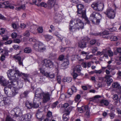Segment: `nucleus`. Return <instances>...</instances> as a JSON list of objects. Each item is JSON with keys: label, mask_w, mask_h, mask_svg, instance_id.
<instances>
[{"label": "nucleus", "mask_w": 121, "mask_h": 121, "mask_svg": "<svg viewBox=\"0 0 121 121\" xmlns=\"http://www.w3.org/2000/svg\"><path fill=\"white\" fill-rule=\"evenodd\" d=\"M8 77L10 79H12L14 80H18L19 78L22 75L23 76L22 77L24 80L26 81L28 75L20 73L17 68L15 67L13 69L9 70L7 72Z\"/></svg>", "instance_id": "1"}, {"label": "nucleus", "mask_w": 121, "mask_h": 121, "mask_svg": "<svg viewBox=\"0 0 121 121\" xmlns=\"http://www.w3.org/2000/svg\"><path fill=\"white\" fill-rule=\"evenodd\" d=\"M73 20L70 21L69 23V30L70 32H74L79 28H83L84 23L81 20L78 18Z\"/></svg>", "instance_id": "2"}, {"label": "nucleus", "mask_w": 121, "mask_h": 121, "mask_svg": "<svg viewBox=\"0 0 121 121\" xmlns=\"http://www.w3.org/2000/svg\"><path fill=\"white\" fill-rule=\"evenodd\" d=\"M52 94L51 93L46 91L42 92L38 94V91H36L35 94V96L37 97L40 99L41 98L43 100V103H46L50 101L51 99Z\"/></svg>", "instance_id": "3"}, {"label": "nucleus", "mask_w": 121, "mask_h": 121, "mask_svg": "<svg viewBox=\"0 0 121 121\" xmlns=\"http://www.w3.org/2000/svg\"><path fill=\"white\" fill-rule=\"evenodd\" d=\"M4 91L5 94L9 97H13L18 93L17 89L16 87L10 85L5 87Z\"/></svg>", "instance_id": "4"}, {"label": "nucleus", "mask_w": 121, "mask_h": 121, "mask_svg": "<svg viewBox=\"0 0 121 121\" xmlns=\"http://www.w3.org/2000/svg\"><path fill=\"white\" fill-rule=\"evenodd\" d=\"M101 17L100 14L94 12L91 14L89 18L93 24L98 25L100 22Z\"/></svg>", "instance_id": "5"}, {"label": "nucleus", "mask_w": 121, "mask_h": 121, "mask_svg": "<svg viewBox=\"0 0 121 121\" xmlns=\"http://www.w3.org/2000/svg\"><path fill=\"white\" fill-rule=\"evenodd\" d=\"M91 7L95 10L101 11L104 8V4L100 1L93 2L91 5Z\"/></svg>", "instance_id": "6"}, {"label": "nucleus", "mask_w": 121, "mask_h": 121, "mask_svg": "<svg viewBox=\"0 0 121 121\" xmlns=\"http://www.w3.org/2000/svg\"><path fill=\"white\" fill-rule=\"evenodd\" d=\"M34 48L36 50L40 52H43L46 49L45 45L39 41L35 43L34 45Z\"/></svg>", "instance_id": "7"}, {"label": "nucleus", "mask_w": 121, "mask_h": 121, "mask_svg": "<svg viewBox=\"0 0 121 121\" xmlns=\"http://www.w3.org/2000/svg\"><path fill=\"white\" fill-rule=\"evenodd\" d=\"M104 13L109 19H113L115 16L116 12L113 9L110 7H108L106 11Z\"/></svg>", "instance_id": "8"}, {"label": "nucleus", "mask_w": 121, "mask_h": 121, "mask_svg": "<svg viewBox=\"0 0 121 121\" xmlns=\"http://www.w3.org/2000/svg\"><path fill=\"white\" fill-rule=\"evenodd\" d=\"M78 8L77 14L80 17H84L85 16L86 11L83 10L84 6L82 4H79L77 5Z\"/></svg>", "instance_id": "9"}, {"label": "nucleus", "mask_w": 121, "mask_h": 121, "mask_svg": "<svg viewBox=\"0 0 121 121\" xmlns=\"http://www.w3.org/2000/svg\"><path fill=\"white\" fill-rule=\"evenodd\" d=\"M9 79L10 80H11L9 85L12 86H13L16 87V88L17 89V86L19 88H21L23 86V84L20 81H17V80H14L12 79Z\"/></svg>", "instance_id": "10"}, {"label": "nucleus", "mask_w": 121, "mask_h": 121, "mask_svg": "<svg viewBox=\"0 0 121 121\" xmlns=\"http://www.w3.org/2000/svg\"><path fill=\"white\" fill-rule=\"evenodd\" d=\"M56 0H49L48 1V8L51 9L53 7H54L55 10L58 8V5L55 4Z\"/></svg>", "instance_id": "11"}, {"label": "nucleus", "mask_w": 121, "mask_h": 121, "mask_svg": "<svg viewBox=\"0 0 121 121\" xmlns=\"http://www.w3.org/2000/svg\"><path fill=\"white\" fill-rule=\"evenodd\" d=\"M43 65L46 67L53 68L54 66L53 63L50 60H44L43 61Z\"/></svg>", "instance_id": "12"}, {"label": "nucleus", "mask_w": 121, "mask_h": 121, "mask_svg": "<svg viewBox=\"0 0 121 121\" xmlns=\"http://www.w3.org/2000/svg\"><path fill=\"white\" fill-rule=\"evenodd\" d=\"M13 57L16 61H17L19 65L23 66V59H22L20 56H19V54H17L14 56Z\"/></svg>", "instance_id": "13"}, {"label": "nucleus", "mask_w": 121, "mask_h": 121, "mask_svg": "<svg viewBox=\"0 0 121 121\" xmlns=\"http://www.w3.org/2000/svg\"><path fill=\"white\" fill-rule=\"evenodd\" d=\"M88 44V41L82 40L78 42V46L81 48H83L87 47Z\"/></svg>", "instance_id": "14"}, {"label": "nucleus", "mask_w": 121, "mask_h": 121, "mask_svg": "<svg viewBox=\"0 0 121 121\" xmlns=\"http://www.w3.org/2000/svg\"><path fill=\"white\" fill-rule=\"evenodd\" d=\"M21 121H30L31 118V115L30 114L23 115L22 117Z\"/></svg>", "instance_id": "15"}, {"label": "nucleus", "mask_w": 121, "mask_h": 121, "mask_svg": "<svg viewBox=\"0 0 121 121\" xmlns=\"http://www.w3.org/2000/svg\"><path fill=\"white\" fill-rule=\"evenodd\" d=\"M101 97V96L99 95H96L94 96L93 97L91 98L90 101L97 103L99 102V98Z\"/></svg>", "instance_id": "16"}, {"label": "nucleus", "mask_w": 121, "mask_h": 121, "mask_svg": "<svg viewBox=\"0 0 121 121\" xmlns=\"http://www.w3.org/2000/svg\"><path fill=\"white\" fill-rule=\"evenodd\" d=\"M39 99L37 97L35 96L34 99L33 101V104H32L33 107L35 108H37L39 106L38 104L36 102L38 101Z\"/></svg>", "instance_id": "17"}, {"label": "nucleus", "mask_w": 121, "mask_h": 121, "mask_svg": "<svg viewBox=\"0 0 121 121\" xmlns=\"http://www.w3.org/2000/svg\"><path fill=\"white\" fill-rule=\"evenodd\" d=\"M14 115L16 117H17L20 116L21 114V109L18 108H16L14 109Z\"/></svg>", "instance_id": "18"}, {"label": "nucleus", "mask_w": 121, "mask_h": 121, "mask_svg": "<svg viewBox=\"0 0 121 121\" xmlns=\"http://www.w3.org/2000/svg\"><path fill=\"white\" fill-rule=\"evenodd\" d=\"M9 82L5 79L3 77L0 76V83L2 85L5 86L9 84Z\"/></svg>", "instance_id": "19"}, {"label": "nucleus", "mask_w": 121, "mask_h": 121, "mask_svg": "<svg viewBox=\"0 0 121 121\" xmlns=\"http://www.w3.org/2000/svg\"><path fill=\"white\" fill-rule=\"evenodd\" d=\"M112 77V76L110 75H106L105 76V78L106 79V80L108 86L110 85L111 83L112 82L113 80L112 79L110 78Z\"/></svg>", "instance_id": "20"}, {"label": "nucleus", "mask_w": 121, "mask_h": 121, "mask_svg": "<svg viewBox=\"0 0 121 121\" xmlns=\"http://www.w3.org/2000/svg\"><path fill=\"white\" fill-rule=\"evenodd\" d=\"M81 70V66L79 65H78L75 67L73 71L74 72H75V71H76L78 73H79L80 72Z\"/></svg>", "instance_id": "21"}, {"label": "nucleus", "mask_w": 121, "mask_h": 121, "mask_svg": "<svg viewBox=\"0 0 121 121\" xmlns=\"http://www.w3.org/2000/svg\"><path fill=\"white\" fill-rule=\"evenodd\" d=\"M69 64V61L68 59H65V61L61 65L62 67H65L67 66Z\"/></svg>", "instance_id": "22"}, {"label": "nucleus", "mask_w": 121, "mask_h": 121, "mask_svg": "<svg viewBox=\"0 0 121 121\" xmlns=\"http://www.w3.org/2000/svg\"><path fill=\"white\" fill-rule=\"evenodd\" d=\"M100 103L102 104H103L105 106H108L109 103V102L108 101L106 100L102 99L99 102Z\"/></svg>", "instance_id": "23"}, {"label": "nucleus", "mask_w": 121, "mask_h": 121, "mask_svg": "<svg viewBox=\"0 0 121 121\" xmlns=\"http://www.w3.org/2000/svg\"><path fill=\"white\" fill-rule=\"evenodd\" d=\"M1 121H15V120H14L11 117L9 116H7L5 120H2Z\"/></svg>", "instance_id": "24"}, {"label": "nucleus", "mask_w": 121, "mask_h": 121, "mask_svg": "<svg viewBox=\"0 0 121 121\" xmlns=\"http://www.w3.org/2000/svg\"><path fill=\"white\" fill-rule=\"evenodd\" d=\"M72 80V78L70 77H64L63 79V81L64 82H69Z\"/></svg>", "instance_id": "25"}, {"label": "nucleus", "mask_w": 121, "mask_h": 121, "mask_svg": "<svg viewBox=\"0 0 121 121\" xmlns=\"http://www.w3.org/2000/svg\"><path fill=\"white\" fill-rule=\"evenodd\" d=\"M25 104L26 106L28 108H31L33 107L32 104L29 101H26Z\"/></svg>", "instance_id": "26"}, {"label": "nucleus", "mask_w": 121, "mask_h": 121, "mask_svg": "<svg viewBox=\"0 0 121 121\" xmlns=\"http://www.w3.org/2000/svg\"><path fill=\"white\" fill-rule=\"evenodd\" d=\"M40 72L45 76L47 77H48L49 75V73L47 72H45L44 70L42 68H41L40 69Z\"/></svg>", "instance_id": "27"}, {"label": "nucleus", "mask_w": 121, "mask_h": 121, "mask_svg": "<svg viewBox=\"0 0 121 121\" xmlns=\"http://www.w3.org/2000/svg\"><path fill=\"white\" fill-rule=\"evenodd\" d=\"M112 86L113 88L117 89L119 88L120 85L118 82H115L112 83Z\"/></svg>", "instance_id": "28"}, {"label": "nucleus", "mask_w": 121, "mask_h": 121, "mask_svg": "<svg viewBox=\"0 0 121 121\" xmlns=\"http://www.w3.org/2000/svg\"><path fill=\"white\" fill-rule=\"evenodd\" d=\"M37 118L38 119H41L43 116V115L42 112L38 111L36 115Z\"/></svg>", "instance_id": "29"}, {"label": "nucleus", "mask_w": 121, "mask_h": 121, "mask_svg": "<svg viewBox=\"0 0 121 121\" xmlns=\"http://www.w3.org/2000/svg\"><path fill=\"white\" fill-rule=\"evenodd\" d=\"M46 40L47 41H49L52 38V37L49 35H44Z\"/></svg>", "instance_id": "30"}, {"label": "nucleus", "mask_w": 121, "mask_h": 121, "mask_svg": "<svg viewBox=\"0 0 121 121\" xmlns=\"http://www.w3.org/2000/svg\"><path fill=\"white\" fill-rule=\"evenodd\" d=\"M32 51L31 48H26L24 49V52L26 53H29Z\"/></svg>", "instance_id": "31"}, {"label": "nucleus", "mask_w": 121, "mask_h": 121, "mask_svg": "<svg viewBox=\"0 0 121 121\" xmlns=\"http://www.w3.org/2000/svg\"><path fill=\"white\" fill-rule=\"evenodd\" d=\"M38 6H41L46 7L47 6V5L46 3L44 2H42L40 4H36Z\"/></svg>", "instance_id": "32"}, {"label": "nucleus", "mask_w": 121, "mask_h": 121, "mask_svg": "<svg viewBox=\"0 0 121 121\" xmlns=\"http://www.w3.org/2000/svg\"><path fill=\"white\" fill-rule=\"evenodd\" d=\"M4 8L6 9L9 8L12 9H14V6L10 4L9 5L5 6Z\"/></svg>", "instance_id": "33"}, {"label": "nucleus", "mask_w": 121, "mask_h": 121, "mask_svg": "<svg viewBox=\"0 0 121 121\" xmlns=\"http://www.w3.org/2000/svg\"><path fill=\"white\" fill-rule=\"evenodd\" d=\"M71 110V108L69 107L66 110V112L65 113L67 115H69Z\"/></svg>", "instance_id": "34"}, {"label": "nucleus", "mask_w": 121, "mask_h": 121, "mask_svg": "<svg viewBox=\"0 0 121 121\" xmlns=\"http://www.w3.org/2000/svg\"><path fill=\"white\" fill-rule=\"evenodd\" d=\"M68 115H67L65 113H64L63 115V121H67L68 120V118L66 116H68Z\"/></svg>", "instance_id": "35"}, {"label": "nucleus", "mask_w": 121, "mask_h": 121, "mask_svg": "<svg viewBox=\"0 0 121 121\" xmlns=\"http://www.w3.org/2000/svg\"><path fill=\"white\" fill-rule=\"evenodd\" d=\"M112 98L114 100H117V101L119 99V97L118 95L116 94L113 95Z\"/></svg>", "instance_id": "36"}, {"label": "nucleus", "mask_w": 121, "mask_h": 121, "mask_svg": "<svg viewBox=\"0 0 121 121\" xmlns=\"http://www.w3.org/2000/svg\"><path fill=\"white\" fill-rule=\"evenodd\" d=\"M58 103V102L57 101H56L54 103H53L52 104V108H55L57 105V104Z\"/></svg>", "instance_id": "37"}, {"label": "nucleus", "mask_w": 121, "mask_h": 121, "mask_svg": "<svg viewBox=\"0 0 121 121\" xmlns=\"http://www.w3.org/2000/svg\"><path fill=\"white\" fill-rule=\"evenodd\" d=\"M117 37L116 36H112L110 37V39L112 41H117Z\"/></svg>", "instance_id": "38"}, {"label": "nucleus", "mask_w": 121, "mask_h": 121, "mask_svg": "<svg viewBox=\"0 0 121 121\" xmlns=\"http://www.w3.org/2000/svg\"><path fill=\"white\" fill-rule=\"evenodd\" d=\"M82 18H83L85 19V21L86 22V23L88 24H89L90 23V21L88 19V18L86 17V13H85V17H81Z\"/></svg>", "instance_id": "39"}, {"label": "nucleus", "mask_w": 121, "mask_h": 121, "mask_svg": "<svg viewBox=\"0 0 121 121\" xmlns=\"http://www.w3.org/2000/svg\"><path fill=\"white\" fill-rule=\"evenodd\" d=\"M39 33H41L43 31V30L42 27H39L37 29Z\"/></svg>", "instance_id": "40"}, {"label": "nucleus", "mask_w": 121, "mask_h": 121, "mask_svg": "<svg viewBox=\"0 0 121 121\" xmlns=\"http://www.w3.org/2000/svg\"><path fill=\"white\" fill-rule=\"evenodd\" d=\"M81 97L80 95L79 94H78L75 97V100L76 101H78L80 99Z\"/></svg>", "instance_id": "41"}, {"label": "nucleus", "mask_w": 121, "mask_h": 121, "mask_svg": "<svg viewBox=\"0 0 121 121\" xmlns=\"http://www.w3.org/2000/svg\"><path fill=\"white\" fill-rule=\"evenodd\" d=\"M29 93V91H25L21 95L23 97H26Z\"/></svg>", "instance_id": "42"}, {"label": "nucleus", "mask_w": 121, "mask_h": 121, "mask_svg": "<svg viewBox=\"0 0 121 121\" xmlns=\"http://www.w3.org/2000/svg\"><path fill=\"white\" fill-rule=\"evenodd\" d=\"M2 4H3L5 6L7 5H9L10 4V2L9 1H6L4 2L1 3Z\"/></svg>", "instance_id": "43"}, {"label": "nucleus", "mask_w": 121, "mask_h": 121, "mask_svg": "<svg viewBox=\"0 0 121 121\" xmlns=\"http://www.w3.org/2000/svg\"><path fill=\"white\" fill-rule=\"evenodd\" d=\"M73 92H74L70 89H69L67 91V93L68 94L70 95H72Z\"/></svg>", "instance_id": "44"}, {"label": "nucleus", "mask_w": 121, "mask_h": 121, "mask_svg": "<svg viewBox=\"0 0 121 121\" xmlns=\"http://www.w3.org/2000/svg\"><path fill=\"white\" fill-rule=\"evenodd\" d=\"M100 33L102 35H108V34L109 33L108 31H105L101 32Z\"/></svg>", "instance_id": "45"}, {"label": "nucleus", "mask_w": 121, "mask_h": 121, "mask_svg": "<svg viewBox=\"0 0 121 121\" xmlns=\"http://www.w3.org/2000/svg\"><path fill=\"white\" fill-rule=\"evenodd\" d=\"M23 35L26 36H30V34L29 31H26L23 34Z\"/></svg>", "instance_id": "46"}, {"label": "nucleus", "mask_w": 121, "mask_h": 121, "mask_svg": "<svg viewBox=\"0 0 121 121\" xmlns=\"http://www.w3.org/2000/svg\"><path fill=\"white\" fill-rule=\"evenodd\" d=\"M96 40L95 39H93L91 40L90 41V43L91 45H93L95 44L96 43Z\"/></svg>", "instance_id": "47"}, {"label": "nucleus", "mask_w": 121, "mask_h": 121, "mask_svg": "<svg viewBox=\"0 0 121 121\" xmlns=\"http://www.w3.org/2000/svg\"><path fill=\"white\" fill-rule=\"evenodd\" d=\"M90 115L89 111H87L85 113V116L87 117H90Z\"/></svg>", "instance_id": "48"}, {"label": "nucleus", "mask_w": 121, "mask_h": 121, "mask_svg": "<svg viewBox=\"0 0 121 121\" xmlns=\"http://www.w3.org/2000/svg\"><path fill=\"white\" fill-rule=\"evenodd\" d=\"M17 36V34L16 33H13L11 34V36L13 38H15Z\"/></svg>", "instance_id": "49"}, {"label": "nucleus", "mask_w": 121, "mask_h": 121, "mask_svg": "<svg viewBox=\"0 0 121 121\" xmlns=\"http://www.w3.org/2000/svg\"><path fill=\"white\" fill-rule=\"evenodd\" d=\"M108 53L109 56H113V53L111 51H108Z\"/></svg>", "instance_id": "50"}, {"label": "nucleus", "mask_w": 121, "mask_h": 121, "mask_svg": "<svg viewBox=\"0 0 121 121\" xmlns=\"http://www.w3.org/2000/svg\"><path fill=\"white\" fill-rule=\"evenodd\" d=\"M5 30L4 29L1 28L0 29V34H3L5 32Z\"/></svg>", "instance_id": "51"}, {"label": "nucleus", "mask_w": 121, "mask_h": 121, "mask_svg": "<svg viewBox=\"0 0 121 121\" xmlns=\"http://www.w3.org/2000/svg\"><path fill=\"white\" fill-rule=\"evenodd\" d=\"M83 106H82L81 108H79L78 109V111L80 113H82L83 112Z\"/></svg>", "instance_id": "52"}, {"label": "nucleus", "mask_w": 121, "mask_h": 121, "mask_svg": "<svg viewBox=\"0 0 121 121\" xmlns=\"http://www.w3.org/2000/svg\"><path fill=\"white\" fill-rule=\"evenodd\" d=\"M52 113L50 111H49L47 114V116L48 117H50L52 116Z\"/></svg>", "instance_id": "53"}, {"label": "nucleus", "mask_w": 121, "mask_h": 121, "mask_svg": "<svg viewBox=\"0 0 121 121\" xmlns=\"http://www.w3.org/2000/svg\"><path fill=\"white\" fill-rule=\"evenodd\" d=\"M21 41L19 39H15L14 40V43H19L21 42Z\"/></svg>", "instance_id": "54"}, {"label": "nucleus", "mask_w": 121, "mask_h": 121, "mask_svg": "<svg viewBox=\"0 0 121 121\" xmlns=\"http://www.w3.org/2000/svg\"><path fill=\"white\" fill-rule=\"evenodd\" d=\"M98 49L96 47H94L92 48V52L93 53H95L97 51Z\"/></svg>", "instance_id": "55"}, {"label": "nucleus", "mask_w": 121, "mask_h": 121, "mask_svg": "<svg viewBox=\"0 0 121 121\" xmlns=\"http://www.w3.org/2000/svg\"><path fill=\"white\" fill-rule=\"evenodd\" d=\"M64 58V56L63 55H60L59 57V59L60 60H62Z\"/></svg>", "instance_id": "56"}, {"label": "nucleus", "mask_w": 121, "mask_h": 121, "mask_svg": "<svg viewBox=\"0 0 121 121\" xmlns=\"http://www.w3.org/2000/svg\"><path fill=\"white\" fill-rule=\"evenodd\" d=\"M83 109H84L85 110H87V111H89V108L87 105L85 106H83Z\"/></svg>", "instance_id": "57"}, {"label": "nucleus", "mask_w": 121, "mask_h": 121, "mask_svg": "<svg viewBox=\"0 0 121 121\" xmlns=\"http://www.w3.org/2000/svg\"><path fill=\"white\" fill-rule=\"evenodd\" d=\"M71 89L72 90L73 92H75L76 91V88L74 86H72Z\"/></svg>", "instance_id": "58"}, {"label": "nucleus", "mask_w": 121, "mask_h": 121, "mask_svg": "<svg viewBox=\"0 0 121 121\" xmlns=\"http://www.w3.org/2000/svg\"><path fill=\"white\" fill-rule=\"evenodd\" d=\"M4 54L6 55H7L9 52V51L8 50L7 48H4Z\"/></svg>", "instance_id": "59"}, {"label": "nucleus", "mask_w": 121, "mask_h": 121, "mask_svg": "<svg viewBox=\"0 0 121 121\" xmlns=\"http://www.w3.org/2000/svg\"><path fill=\"white\" fill-rule=\"evenodd\" d=\"M94 72L96 73L100 74L102 72V71L100 70H95V71Z\"/></svg>", "instance_id": "60"}, {"label": "nucleus", "mask_w": 121, "mask_h": 121, "mask_svg": "<svg viewBox=\"0 0 121 121\" xmlns=\"http://www.w3.org/2000/svg\"><path fill=\"white\" fill-rule=\"evenodd\" d=\"M73 78L74 79H75L78 76V74L77 73H73Z\"/></svg>", "instance_id": "61"}, {"label": "nucleus", "mask_w": 121, "mask_h": 121, "mask_svg": "<svg viewBox=\"0 0 121 121\" xmlns=\"http://www.w3.org/2000/svg\"><path fill=\"white\" fill-rule=\"evenodd\" d=\"M40 121H51V119L47 117L43 120L42 119H41Z\"/></svg>", "instance_id": "62"}, {"label": "nucleus", "mask_w": 121, "mask_h": 121, "mask_svg": "<svg viewBox=\"0 0 121 121\" xmlns=\"http://www.w3.org/2000/svg\"><path fill=\"white\" fill-rule=\"evenodd\" d=\"M48 77L51 78H53L55 77V75L53 73H52L50 74H49V75Z\"/></svg>", "instance_id": "63"}, {"label": "nucleus", "mask_w": 121, "mask_h": 121, "mask_svg": "<svg viewBox=\"0 0 121 121\" xmlns=\"http://www.w3.org/2000/svg\"><path fill=\"white\" fill-rule=\"evenodd\" d=\"M117 50L118 52L121 55V48H117Z\"/></svg>", "instance_id": "64"}]
</instances>
